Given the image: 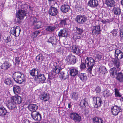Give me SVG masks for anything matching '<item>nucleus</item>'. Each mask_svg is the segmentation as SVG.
Returning a JSON list of instances; mask_svg holds the SVG:
<instances>
[{
    "mask_svg": "<svg viewBox=\"0 0 123 123\" xmlns=\"http://www.w3.org/2000/svg\"><path fill=\"white\" fill-rule=\"evenodd\" d=\"M14 76V80L17 83L21 84L26 82V79L24 74L22 73L19 72H15L13 74V77Z\"/></svg>",
    "mask_w": 123,
    "mask_h": 123,
    "instance_id": "obj_1",
    "label": "nucleus"
},
{
    "mask_svg": "<svg viewBox=\"0 0 123 123\" xmlns=\"http://www.w3.org/2000/svg\"><path fill=\"white\" fill-rule=\"evenodd\" d=\"M85 60L86 61L87 71L91 74L93 66L95 65L96 61L91 57H87Z\"/></svg>",
    "mask_w": 123,
    "mask_h": 123,
    "instance_id": "obj_2",
    "label": "nucleus"
},
{
    "mask_svg": "<svg viewBox=\"0 0 123 123\" xmlns=\"http://www.w3.org/2000/svg\"><path fill=\"white\" fill-rule=\"evenodd\" d=\"M36 82L38 83H43L45 82L46 78L44 74L40 73V71H37V75L34 78Z\"/></svg>",
    "mask_w": 123,
    "mask_h": 123,
    "instance_id": "obj_3",
    "label": "nucleus"
},
{
    "mask_svg": "<svg viewBox=\"0 0 123 123\" xmlns=\"http://www.w3.org/2000/svg\"><path fill=\"white\" fill-rule=\"evenodd\" d=\"M69 117L70 118L73 120L75 123L80 122L81 120V117L78 113L72 111L70 112Z\"/></svg>",
    "mask_w": 123,
    "mask_h": 123,
    "instance_id": "obj_4",
    "label": "nucleus"
},
{
    "mask_svg": "<svg viewBox=\"0 0 123 123\" xmlns=\"http://www.w3.org/2000/svg\"><path fill=\"white\" fill-rule=\"evenodd\" d=\"M103 103L102 100L99 97H93V103L95 104L94 107L98 108L102 105Z\"/></svg>",
    "mask_w": 123,
    "mask_h": 123,
    "instance_id": "obj_5",
    "label": "nucleus"
},
{
    "mask_svg": "<svg viewBox=\"0 0 123 123\" xmlns=\"http://www.w3.org/2000/svg\"><path fill=\"white\" fill-rule=\"evenodd\" d=\"M111 112L112 115L116 116L118 115V113L122 112L121 106L115 105L112 106L111 108Z\"/></svg>",
    "mask_w": 123,
    "mask_h": 123,
    "instance_id": "obj_6",
    "label": "nucleus"
},
{
    "mask_svg": "<svg viewBox=\"0 0 123 123\" xmlns=\"http://www.w3.org/2000/svg\"><path fill=\"white\" fill-rule=\"evenodd\" d=\"M11 102L15 104H18L21 103L23 99L18 95L12 96L10 97Z\"/></svg>",
    "mask_w": 123,
    "mask_h": 123,
    "instance_id": "obj_7",
    "label": "nucleus"
},
{
    "mask_svg": "<svg viewBox=\"0 0 123 123\" xmlns=\"http://www.w3.org/2000/svg\"><path fill=\"white\" fill-rule=\"evenodd\" d=\"M31 115L32 118L35 121H39L41 119V115L39 112H32Z\"/></svg>",
    "mask_w": 123,
    "mask_h": 123,
    "instance_id": "obj_8",
    "label": "nucleus"
},
{
    "mask_svg": "<svg viewBox=\"0 0 123 123\" xmlns=\"http://www.w3.org/2000/svg\"><path fill=\"white\" fill-rule=\"evenodd\" d=\"M20 31V29L19 26L14 27L11 28L10 30V33L15 36H18Z\"/></svg>",
    "mask_w": 123,
    "mask_h": 123,
    "instance_id": "obj_9",
    "label": "nucleus"
},
{
    "mask_svg": "<svg viewBox=\"0 0 123 123\" xmlns=\"http://www.w3.org/2000/svg\"><path fill=\"white\" fill-rule=\"evenodd\" d=\"M47 42L51 43L53 46L55 47H57V45L59 44L58 40L57 39L56 37L54 36L50 37Z\"/></svg>",
    "mask_w": 123,
    "mask_h": 123,
    "instance_id": "obj_10",
    "label": "nucleus"
},
{
    "mask_svg": "<svg viewBox=\"0 0 123 123\" xmlns=\"http://www.w3.org/2000/svg\"><path fill=\"white\" fill-rule=\"evenodd\" d=\"M62 69L61 67L59 65L55 66L51 71V75L53 78H54V76L60 73Z\"/></svg>",
    "mask_w": 123,
    "mask_h": 123,
    "instance_id": "obj_11",
    "label": "nucleus"
},
{
    "mask_svg": "<svg viewBox=\"0 0 123 123\" xmlns=\"http://www.w3.org/2000/svg\"><path fill=\"white\" fill-rule=\"evenodd\" d=\"M80 108L81 109L84 108V106L85 109L88 108L89 107V105L87 101L86 98H84L81 100L79 105Z\"/></svg>",
    "mask_w": 123,
    "mask_h": 123,
    "instance_id": "obj_12",
    "label": "nucleus"
},
{
    "mask_svg": "<svg viewBox=\"0 0 123 123\" xmlns=\"http://www.w3.org/2000/svg\"><path fill=\"white\" fill-rule=\"evenodd\" d=\"M114 56L115 58L119 60L123 58V53L121 50L117 49L115 51Z\"/></svg>",
    "mask_w": 123,
    "mask_h": 123,
    "instance_id": "obj_13",
    "label": "nucleus"
},
{
    "mask_svg": "<svg viewBox=\"0 0 123 123\" xmlns=\"http://www.w3.org/2000/svg\"><path fill=\"white\" fill-rule=\"evenodd\" d=\"M68 34V30L66 28H64L60 30L59 32L58 36L59 37H67Z\"/></svg>",
    "mask_w": 123,
    "mask_h": 123,
    "instance_id": "obj_14",
    "label": "nucleus"
},
{
    "mask_svg": "<svg viewBox=\"0 0 123 123\" xmlns=\"http://www.w3.org/2000/svg\"><path fill=\"white\" fill-rule=\"evenodd\" d=\"M87 20L86 16H77L76 20L78 23L81 24H83Z\"/></svg>",
    "mask_w": 123,
    "mask_h": 123,
    "instance_id": "obj_15",
    "label": "nucleus"
},
{
    "mask_svg": "<svg viewBox=\"0 0 123 123\" xmlns=\"http://www.w3.org/2000/svg\"><path fill=\"white\" fill-rule=\"evenodd\" d=\"M71 47V51L73 53L76 54L77 55L80 54V50L77 45H73Z\"/></svg>",
    "mask_w": 123,
    "mask_h": 123,
    "instance_id": "obj_16",
    "label": "nucleus"
},
{
    "mask_svg": "<svg viewBox=\"0 0 123 123\" xmlns=\"http://www.w3.org/2000/svg\"><path fill=\"white\" fill-rule=\"evenodd\" d=\"M88 5L92 8H95L98 5L97 0H90L88 3Z\"/></svg>",
    "mask_w": 123,
    "mask_h": 123,
    "instance_id": "obj_17",
    "label": "nucleus"
},
{
    "mask_svg": "<svg viewBox=\"0 0 123 123\" xmlns=\"http://www.w3.org/2000/svg\"><path fill=\"white\" fill-rule=\"evenodd\" d=\"M112 61L114 66L116 68L118 71L121 69L120 62L119 60H117L115 58H113Z\"/></svg>",
    "mask_w": 123,
    "mask_h": 123,
    "instance_id": "obj_18",
    "label": "nucleus"
},
{
    "mask_svg": "<svg viewBox=\"0 0 123 123\" xmlns=\"http://www.w3.org/2000/svg\"><path fill=\"white\" fill-rule=\"evenodd\" d=\"M27 108L31 111L33 112L36 111L38 108V107L37 105L31 104L29 105Z\"/></svg>",
    "mask_w": 123,
    "mask_h": 123,
    "instance_id": "obj_19",
    "label": "nucleus"
},
{
    "mask_svg": "<svg viewBox=\"0 0 123 123\" xmlns=\"http://www.w3.org/2000/svg\"><path fill=\"white\" fill-rule=\"evenodd\" d=\"M58 13L57 8L51 6L49 10V14L51 15H56Z\"/></svg>",
    "mask_w": 123,
    "mask_h": 123,
    "instance_id": "obj_20",
    "label": "nucleus"
},
{
    "mask_svg": "<svg viewBox=\"0 0 123 123\" xmlns=\"http://www.w3.org/2000/svg\"><path fill=\"white\" fill-rule=\"evenodd\" d=\"M92 32L95 35H98L101 33V31L99 25H96L93 27Z\"/></svg>",
    "mask_w": 123,
    "mask_h": 123,
    "instance_id": "obj_21",
    "label": "nucleus"
},
{
    "mask_svg": "<svg viewBox=\"0 0 123 123\" xmlns=\"http://www.w3.org/2000/svg\"><path fill=\"white\" fill-rule=\"evenodd\" d=\"M67 57L68 60L69 61L70 64H74L75 63L76 58L75 56L70 55H68Z\"/></svg>",
    "mask_w": 123,
    "mask_h": 123,
    "instance_id": "obj_22",
    "label": "nucleus"
},
{
    "mask_svg": "<svg viewBox=\"0 0 123 123\" xmlns=\"http://www.w3.org/2000/svg\"><path fill=\"white\" fill-rule=\"evenodd\" d=\"M118 71L117 69L116 68L114 67L110 69L109 72L111 75L114 78L118 73Z\"/></svg>",
    "mask_w": 123,
    "mask_h": 123,
    "instance_id": "obj_23",
    "label": "nucleus"
},
{
    "mask_svg": "<svg viewBox=\"0 0 123 123\" xmlns=\"http://www.w3.org/2000/svg\"><path fill=\"white\" fill-rule=\"evenodd\" d=\"M115 77L118 82H123V74L122 72H118Z\"/></svg>",
    "mask_w": 123,
    "mask_h": 123,
    "instance_id": "obj_24",
    "label": "nucleus"
},
{
    "mask_svg": "<svg viewBox=\"0 0 123 123\" xmlns=\"http://www.w3.org/2000/svg\"><path fill=\"white\" fill-rule=\"evenodd\" d=\"M60 72L59 74L60 78L61 79L65 80L68 77L69 75L68 73L65 72L64 71H62Z\"/></svg>",
    "mask_w": 123,
    "mask_h": 123,
    "instance_id": "obj_25",
    "label": "nucleus"
},
{
    "mask_svg": "<svg viewBox=\"0 0 123 123\" xmlns=\"http://www.w3.org/2000/svg\"><path fill=\"white\" fill-rule=\"evenodd\" d=\"M41 95L42 97L40 99L43 100L44 102H46L49 99V96L48 93H42Z\"/></svg>",
    "mask_w": 123,
    "mask_h": 123,
    "instance_id": "obj_26",
    "label": "nucleus"
},
{
    "mask_svg": "<svg viewBox=\"0 0 123 123\" xmlns=\"http://www.w3.org/2000/svg\"><path fill=\"white\" fill-rule=\"evenodd\" d=\"M38 35H40V36L43 35L42 31L41 30L36 31L33 32L32 33L31 37L32 38H34L36 37Z\"/></svg>",
    "mask_w": 123,
    "mask_h": 123,
    "instance_id": "obj_27",
    "label": "nucleus"
},
{
    "mask_svg": "<svg viewBox=\"0 0 123 123\" xmlns=\"http://www.w3.org/2000/svg\"><path fill=\"white\" fill-rule=\"evenodd\" d=\"M44 59V57L43 54L40 53L36 56V61L37 62L40 63H42V62Z\"/></svg>",
    "mask_w": 123,
    "mask_h": 123,
    "instance_id": "obj_28",
    "label": "nucleus"
},
{
    "mask_svg": "<svg viewBox=\"0 0 123 123\" xmlns=\"http://www.w3.org/2000/svg\"><path fill=\"white\" fill-rule=\"evenodd\" d=\"M105 3L108 7H112L114 6L116 3L114 0H106Z\"/></svg>",
    "mask_w": 123,
    "mask_h": 123,
    "instance_id": "obj_29",
    "label": "nucleus"
},
{
    "mask_svg": "<svg viewBox=\"0 0 123 123\" xmlns=\"http://www.w3.org/2000/svg\"><path fill=\"white\" fill-rule=\"evenodd\" d=\"M78 75V77L80 80L83 82H84L86 80L87 76L85 73H79Z\"/></svg>",
    "mask_w": 123,
    "mask_h": 123,
    "instance_id": "obj_30",
    "label": "nucleus"
},
{
    "mask_svg": "<svg viewBox=\"0 0 123 123\" xmlns=\"http://www.w3.org/2000/svg\"><path fill=\"white\" fill-rule=\"evenodd\" d=\"M43 23L40 21L37 22V23L34 24L33 26H34V29H38L42 27L43 26Z\"/></svg>",
    "mask_w": 123,
    "mask_h": 123,
    "instance_id": "obj_31",
    "label": "nucleus"
},
{
    "mask_svg": "<svg viewBox=\"0 0 123 123\" xmlns=\"http://www.w3.org/2000/svg\"><path fill=\"white\" fill-rule=\"evenodd\" d=\"M70 8V7L68 5L64 4L61 7V10L63 12L66 13L68 11Z\"/></svg>",
    "mask_w": 123,
    "mask_h": 123,
    "instance_id": "obj_32",
    "label": "nucleus"
},
{
    "mask_svg": "<svg viewBox=\"0 0 123 123\" xmlns=\"http://www.w3.org/2000/svg\"><path fill=\"white\" fill-rule=\"evenodd\" d=\"M20 88L19 86L14 85L13 87V90L14 93L16 94L17 95L19 94L20 92Z\"/></svg>",
    "mask_w": 123,
    "mask_h": 123,
    "instance_id": "obj_33",
    "label": "nucleus"
},
{
    "mask_svg": "<svg viewBox=\"0 0 123 123\" xmlns=\"http://www.w3.org/2000/svg\"><path fill=\"white\" fill-rule=\"evenodd\" d=\"M113 11L114 14L119 15L121 13V10L119 7H114L113 9Z\"/></svg>",
    "mask_w": 123,
    "mask_h": 123,
    "instance_id": "obj_34",
    "label": "nucleus"
},
{
    "mask_svg": "<svg viewBox=\"0 0 123 123\" xmlns=\"http://www.w3.org/2000/svg\"><path fill=\"white\" fill-rule=\"evenodd\" d=\"M16 15H27V12L26 10L24 9H20L18 10V11L16 12Z\"/></svg>",
    "mask_w": 123,
    "mask_h": 123,
    "instance_id": "obj_35",
    "label": "nucleus"
},
{
    "mask_svg": "<svg viewBox=\"0 0 123 123\" xmlns=\"http://www.w3.org/2000/svg\"><path fill=\"white\" fill-rule=\"evenodd\" d=\"M37 71H40V70L36 68H33L31 70H30L29 72V73L30 74V75L32 76V77H35L36 75L35 72L37 71Z\"/></svg>",
    "mask_w": 123,
    "mask_h": 123,
    "instance_id": "obj_36",
    "label": "nucleus"
},
{
    "mask_svg": "<svg viewBox=\"0 0 123 123\" xmlns=\"http://www.w3.org/2000/svg\"><path fill=\"white\" fill-rule=\"evenodd\" d=\"M78 70L75 68L71 69L70 71V74L72 76H75L78 74Z\"/></svg>",
    "mask_w": 123,
    "mask_h": 123,
    "instance_id": "obj_37",
    "label": "nucleus"
},
{
    "mask_svg": "<svg viewBox=\"0 0 123 123\" xmlns=\"http://www.w3.org/2000/svg\"><path fill=\"white\" fill-rule=\"evenodd\" d=\"M86 61L85 59L84 61H81L80 66V68L81 70H83L85 69L86 68Z\"/></svg>",
    "mask_w": 123,
    "mask_h": 123,
    "instance_id": "obj_38",
    "label": "nucleus"
},
{
    "mask_svg": "<svg viewBox=\"0 0 123 123\" xmlns=\"http://www.w3.org/2000/svg\"><path fill=\"white\" fill-rule=\"evenodd\" d=\"M70 96L71 98L74 100H77L78 99V94L77 93L75 92H72Z\"/></svg>",
    "mask_w": 123,
    "mask_h": 123,
    "instance_id": "obj_39",
    "label": "nucleus"
},
{
    "mask_svg": "<svg viewBox=\"0 0 123 123\" xmlns=\"http://www.w3.org/2000/svg\"><path fill=\"white\" fill-rule=\"evenodd\" d=\"M99 71L101 73L105 74L107 72L105 67L104 66H101L99 68Z\"/></svg>",
    "mask_w": 123,
    "mask_h": 123,
    "instance_id": "obj_40",
    "label": "nucleus"
},
{
    "mask_svg": "<svg viewBox=\"0 0 123 123\" xmlns=\"http://www.w3.org/2000/svg\"><path fill=\"white\" fill-rule=\"evenodd\" d=\"M93 121L94 123H103L104 121L101 118L96 117L93 118Z\"/></svg>",
    "mask_w": 123,
    "mask_h": 123,
    "instance_id": "obj_41",
    "label": "nucleus"
},
{
    "mask_svg": "<svg viewBox=\"0 0 123 123\" xmlns=\"http://www.w3.org/2000/svg\"><path fill=\"white\" fill-rule=\"evenodd\" d=\"M75 30V33L76 35H81L82 33L83 32V30L80 28L76 27Z\"/></svg>",
    "mask_w": 123,
    "mask_h": 123,
    "instance_id": "obj_42",
    "label": "nucleus"
},
{
    "mask_svg": "<svg viewBox=\"0 0 123 123\" xmlns=\"http://www.w3.org/2000/svg\"><path fill=\"white\" fill-rule=\"evenodd\" d=\"M112 93H111L109 90H105L104 91L103 96L107 98L111 96Z\"/></svg>",
    "mask_w": 123,
    "mask_h": 123,
    "instance_id": "obj_43",
    "label": "nucleus"
},
{
    "mask_svg": "<svg viewBox=\"0 0 123 123\" xmlns=\"http://www.w3.org/2000/svg\"><path fill=\"white\" fill-rule=\"evenodd\" d=\"M55 28L56 27L55 26H47L46 28V30L47 31L52 32L54 31Z\"/></svg>",
    "mask_w": 123,
    "mask_h": 123,
    "instance_id": "obj_44",
    "label": "nucleus"
},
{
    "mask_svg": "<svg viewBox=\"0 0 123 123\" xmlns=\"http://www.w3.org/2000/svg\"><path fill=\"white\" fill-rule=\"evenodd\" d=\"M7 112V110L4 107H0V116L6 115Z\"/></svg>",
    "mask_w": 123,
    "mask_h": 123,
    "instance_id": "obj_45",
    "label": "nucleus"
},
{
    "mask_svg": "<svg viewBox=\"0 0 123 123\" xmlns=\"http://www.w3.org/2000/svg\"><path fill=\"white\" fill-rule=\"evenodd\" d=\"M25 16H16L15 19V22L19 23L21 22V20L23 19Z\"/></svg>",
    "mask_w": 123,
    "mask_h": 123,
    "instance_id": "obj_46",
    "label": "nucleus"
},
{
    "mask_svg": "<svg viewBox=\"0 0 123 123\" xmlns=\"http://www.w3.org/2000/svg\"><path fill=\"white\" fill-rule=\"evenodd\" d=\"M67 19L64 18L63 19H62L60 21V22L59 23V25L63 27V26H64L65 25H67L66 23V20Z\"/></svg>",
    "mask_w": 123,
    "mask_h": 123,
    "instance_id": "obj_47",
    "label": "nucleus"
},
{
    "mask_svg": "<svg viewBox=\"0 0 123 123\" xmlns=\"http://www.w3.org/2000/svg\"><path fill=\"white\" fill-rule=\"evenodd\" d=\"M114 91L115 97H122V96L120 94L118 89L117 88H115Z\"/></svg>",
    "mask_w": 123,
    "mask_h": 123,
    "instance_id": "obj_48",
    "label": "nucleus"
},
{
    "mask_svg": "<svg viewBox=\"0 0 123 123\" xmlns=\"http://www.w3.org/2000/svg\"><path fill=\"white\" fill-rule=\"evenodd\" d=\"M115 19V18H112L108 19H106L105 20H102L101 22L103 24H106L107 23H109L112 21L113 20H114Z\"/></svg>",
    "mask_w": 123,
    "mask_h": 123,
    "instance_id": "obj_49",
    "label": "nucleus"
},
{
    "mask_svg": "<svg viewBox=\"0 0 123 123\" xmlns=\"http://www.w3.org/2000/svg\"><path fill=\"white\" fill-rule=\"evenodd\" d=\"M13 103H8L9 105H8V108L9 109H13L16 108V106Z\"/></svg>",
    "mask_w": 123,
    "mask_h": 123,
    "instance_id": "obj_50",
    "label": "nucleus"
},
{
    "mask_svg": "<svg viewBox=\"0 0 123 123\" xmlns=\"http://www.w3.org/2000/svg\"><path fill=\"white\" fill-rule=\"evenodd\" d=\"M13 43V41L11 37H9V38H8V46H12Z\"/></svg>",
    "mask_w": 123,
    "mask_h": 123,
    "instance_id": "obj_51",
    "label": "nucleus"
},
{
    "mask_svg": "<svg viewBox=\"0 0 123 123\" xmlns=\"http://www.w3.org/2000/svg\"><path fill=\"white\" fill-rule=\"evenodd\" d=\"M1 68L4 69H6L8 68V64L7 63H5L1 66Z\"/></svg>",
    "mask_w": 123,
    "mask_h": 123,
    "instance_id": "obj_52",
    "label": "nucleus"
},
{
    "mask_svg": "<svg viewBox=\"0 0 123 123\" xmlns=\"http://www.w3.org/2000/svg\"><path fill=\"white\" fill-rule=\"evenodd\" d=\"M33 19V20L31 22L32 23L31 25V26H33L34 25L36 24V23H37V18L35 17H32L31 19Z\"/></svg>",
    "mask_w": 123,
    "mask_h": 123,
    "instance_id": "obj_53",
    "label": "nucleus"
},
{
    "mask_svg": "<svg viewBox=\"0 0 123 123\" xmlns=\"http://www.w3.org/2000/svg\"><path fill=\"white\" fill-rule=\"evenodd\" d=\"M95 90L97 93H100L101 90L100 87L99 86H97L95 88Z\"/></svg>",
    "mask_w": 123,
    "mask_h": 123,
    "instance_id": "obj_54",
    "label": "nucleus"
},
{
    "mask_svg": "<svg viewBox=\"0 0 123 123\" xmlns=\"http://www.w3.org/2000/svg\"><path fill=\"white\" fill-rule=\"evenodd\" d=\"M8 86L9 87H11L13 86L12 81L11 80L10 78H8Z\"/></svg>",
    "mask_w": 123,
    "mask_h": 123,
    "instance_id": "obj_55",
    "label": "nucleus"
},
{
    "mask_svg": "<svg viewBox=\"0 0 123 123\" xmlns=\"http://www.w3.org/2000/svg\"><path fill=\"white\" fill-rule=\"evenodd\" d=\"M28 5L26 3L24 4L23 5H22V8H23V9L25 10H26V9L28 8Z\"/></svg>",
    "mask_w": 123,
    "mask_h": 123,
    "instance_id": "obj_56",
    "label": "nucleus"
},
{
    "mask_svg": "<svg viewBox=\"0 0 123 123\" xmlns=\"http://www.w3.org/2000/svg\"><path fill=\"white\" fill-rule=\"evenodd\" d=\"M57 46L58 47L56 48L57 49L56 50L57 52L59 53H60L61 52V49L62 48L60 47V44L57 45Z\"/></svg>",
    "mask_w": 123,
    "mask_h": 123,
    "instance_id": "obj_57",
    "label": "nucleus"
},
{
    "mask_svg": "<svg viewBox=\"0 0 123 123\" xmlns=\"http://www.w3.org/2000/svg\"><path fill=\"white\" fill-rule=\"evenodd\" d=\"M15 60V64H17L18 65V64H19V63L20 62V60L19 59V57H16Z\"/></svg>",
    "mask_w": 123,
    "mask_h": 123,
    "instance_id": "obj_58",
    "label": "nucleus"
},
{
    "mask_svg": "<svg viewBox=\"0 0 123 123\" xmlns=\"http://www.w3.org/2000/svg\"><path fill=\"white\" fill-rule=\"evenodd\" d=\"M102 58V57L101 55H99L98 54H97L96 55V57H95V60H96V58L98 59V61H99L100 60H101Z\"/></svg>",
    "mask_w": 123,
    "mask_h": 123,
    "instance_id": "obj_59",
    "label": "nucleus"
},
{
    "mask_svg": "<svg viewBox=\"0 0 123 123\" xmlns=\"http://www.w3.org/2000/svg\"><path fill=\"white\" fill-rule=\"evenodd\" d=\"M112 32L113 35L114 36H117V30L114 29Z\"/></svg>",
    "mask_w": 123,
    "mask_h": 123,
    "instance_id": "obj_60",
    "label": "nucleus"
},
{
    "mask_svg": "<svg viewBox=\"0 0 123 123\" xmlns=\"http://www.w3.org/2000/svg\"><path fill=\"white\" fill-rule=\"evenodd\" d=\"M121 37L123 38V28L121 29L120 30Z\"/></svg>",
    "mask_w": 123,
    "mask_h": 123,
    "instance_id": "obj_61",
    "label": "nucleus"
},
{
    "mask_svg": "<svg viewBox=\"0 0 123 123\" xmlns=\"http://www.w3.org/2000/svg\"><path fill=\"white\" fill-rule=\"evenodd\" d=\"M57 62L56 63L57 65H59L60 66V67H61V65L62 64V62L61 61H59L58 60L57 61Z\"/></svg>",
    "mask_w": 123,
    "mask_h": 123,
    "instance_id": "obj_62",
    "label": "nucleus"
},
{
    "mask_svg": "<svg viewBox=\"0 0 123 123\" xmlns=\"http://www.w3.org/2000/svg\"><path fill=\"white\" fill-rule=\"evenodd\" d=\"M77 35V36L76 37V39H80L81 38V35Z\"/></svg>",
    "mask_w": 123,
    "mask_h": 123,
    "instance_id": "obj_63",
    "label": "nucleus"
},
{
    "mask_svg": "<svg viewBox=\"0 0 123 123\" xmlns=\"http://www.w3.org/2000/svg\"><path fill=\"white\" fill-rule=\"evenodd\" d=\"M71 102L70 103H69L68 104V107L69 109H70L72 108V105H71Z\"/></svg>",
    "mask_w": 123,
    "mask_h": 123,
    "instance_id": "obj_64",
    "label": "nucleus"
}]
</instances>
